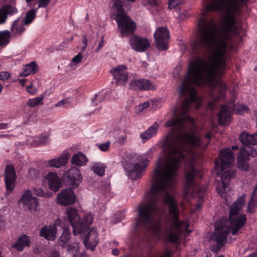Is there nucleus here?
I'll list each match as a JSON object with an SVG mask.
<instances>
[{"label":"nucleus","instance_id":"2eb2a0df","mask_svg":"<svg viewBox=\"0 0 257 257\" xmlns=\"http://www.w3.org/2000/svg\"><path fill=\"white\" fill-rule=\"evenodd\" d=\"M16 175L14 167L12 166H7L5 176L7 195L11 193L14 191L16 186Z\"/></svg>","mask_w":257,"mask_h":257},{"label":"nucleus","instance_id":"473e14b6","mask_svg":"<svg viewBox=\"0 0 257 257\" xmlns=\"http://www.w3.org/2000/svg\"><path fill=\"white\" fill-rule=\"evenodd\" d=\"M37 9H38L36 10L32 9L26 13V18L24 21L25 25H29L33 21L35 17Z\"/></svg>","mask_w":257,"mask_h":257},{"label":"nucleus","instance_id":"37998d69","mask_svg":"<svg viewBox=\"0 0 257 257\" xmlns=\"http://www.w3.org/2000/svg\"><path fill=\"white\" fill-rule=\"evenodd\" d=\"M10 76L11 74L7 71L0 72V82L5 84V82L10 78Z\"/></svg>","mask_w":257,"mask_h":257},{"label":"nucleus","instance_id":"0e129e2a","mask_svg":"<svg viewBox=\"0 0 257 257\" xmlns=\"http://www.w3.org/2000/svg\"><path fill=\"white\" fill-rule=\"evenodd\" d=\"M5 84H4L3 82H0V93H2V89Z\"/></svg>","mask_w":257,"mask_h":257},{"label":"nucleus","instance_id":"6e6552de","mask_svg":"<svg viewBox=\"0 0 257 257\" xmlns=\"http://www.w3.org/2000/svg\"><path fill=\"white\" fill-rule=\"evenodd\" d=\"M257 154V152L254 148L251 147H246L241 148L237 156V167L242 170L247 171L248 165L246 161L249 159V157H254Z\"/></svg>","mask_w":257,"mask_h":257},{"label":"nucleus","instance_id":"9b49d317","mask_svg":"<svg viewBox=\"0 0 257 257\" xmlns=\"http://www.w3.org/2000/svg\"><path fill=\"white\" fill-rule=\"evenodd\" d=\"M76 201V195L70 189H62L57 195L56 202L62 206H66L73 204Z\"/></svg>","mask_w":257,"mask_h":257},{"label":"nucleus","instance_id":"6ab92c4d","mask_svg":"<svg viewBox=\"0 0 257 257\" xmlns=\"http://www.w3.org/2000/svg\"><path fill=\"white\" fill-rule=\"evenodd\" d=\"M70 156L69 152H65L60 156L50 159L47 162V166L49 167L59 168L65 166Z\"/></svg>","mask_w":257,"mask_h":257},{"label":"nucleus","instance_id":"f257e3e1","mask_svg":"<svg viewBox=\"0 0 257 257\" xmlns=\"http://www.w3.org/2000/svg\"><path fill=\"white\" fill-rule=\"evenodd\" d=\"M248 0H213L207 7L209 11L224 14L219 26L213 19L201 18L198 24L199 41L208 51V60L198 57L189 65L187 73H224L228 42L230 32L235 30L234 15Z\"/></svg>","mask_w":257,"mask_h":257},{"label":"nucleus","instance_id":"c756f323","mask_svg":"<svg viewBox=\"0 0 257 257\" xmlns=\"http://www.w3.org/2000/svg\"><path fill=\"white\" fill-rule=\"evenodd\" d=\"M157 102H158V100H152V99L148 100L147 101L137 105L135 107V111L136 113H140L149 106H151L153 109H156V106L154 105V103Z\"/></svg>","mask_w":257,"mask_h":257},{"label":"nucleus","instance_id":"ea45409f","mask_svg":"<svg viewBox=\"0 0 257 257\" xmlns=\"http://www.w3.org/2000/svg\"><path fill=\"white\" fill-rule=\"evenodd\" d=\"M97 147L102 152H107L110 148V142L107 141L105 143L97 144Z\"/></svg>","mask_w":257,"mask_h":257},{"label":"nucleus","instance_id":"e433bc0d","mask_svg":"<svg viewBox=\"0 0 257 257\" xmlns=\"http://www.w3.org/2000/svg\"><path fill=\"white\" fill-rule=\"evenodd\" d=\"M72 100L70 98H66L59 101L55 105L56 107H69L71 105Z\"/></svg>","mask_w":257,"mask_h":257},{"label":"nucleus","instance_id":"39448f33","mask_svg":"<svg viewBox=\"0 0 257 257\" xmlns=\"http://www.w3.org/2000/svg\"><path fill=\"white\" fill-rule=\"evenodd\" d=\"M134 2L136 0H126ZM123 0H112L113 5L111 8V13L117 23L118 29L121 32L122 37L132 34L136 29L134 22L126 15L122 8Z\"/></svg>","mask_w":257,"mask_h":257},{"label":"nucleus","instance_id":"338daca9","mask_svg":"<svg viewBox=\"0 0 257 257\" xmlns=\"http://www.w3.org/2000/svg\"><path fill=\"white\" fill-rule=\"evenodd\" d=\"M232 149L233 150H237L238 149V147L237 146H233L232 147Z\"/></svg>","mask_w":257,"mask_h":257},{"label":"nucleus","instance_id":"b1692460","mask_svg":"<svg viewBox=\"0 0 257 257\" xmlns=\"http://www.w3.org/2000/svg\"><path fill=\"white\" fill-rule=\"evenodd\" d=\"M59 229L63 230L62 234L60 237V241L63 243L62 245H63V244H65L69 241L70 238L71 233L69 226L62 220H61V225L59 226Z\"/></svg>","mask_w":257,"mask_h":257},{"label":"nucleus","instance_id":"e2e57ef3","mask_svg":"<svg viewBox=\"0 0 257 257\" xmlns=\"http://www.w3.org/2000/svg\"><path fill=\"white\" fill-rule=\"evenodd\" d=\"M26 80L24 79H21L19 80L20 83L22 85L24 86V83L25 82Z\"/></svg>","mask_w":257,"mask_h":257},{"label":"nucleus","instance_id":"7c9ffc66","mask_svg":"<svg viewBox=\"0 0 257 257\" xmlns=\"http://www.w3.org/2000/svg\"><path fill=\"white\" fill-rule=\"evenodd\" d=\"M37 71V65L34 62H32L30 64L24 66L20 76L26 77L30 74L35 73Z\"/></svg>","mask_w":257,"mask_h":257},{"label":"nucleus","instance_id":"603ef678","mask_svg":"<svg viewBox=\"0 0 257 257\" xmlns=\"http://www.w3.org/2000/svg\"><path fill=\"white\" fill-rule=\"evenodd\" d=\"M5 224V222L4 217L3 216V215H2L0 214V229L3 228L4 227Z\"/></svg>","mask_w":257,"mask_h":257},{"label":"nucleus","instance_id":"bb28decb","mask_svg":"<svg viewBox=\"0 0 257 257\" xmlns=\"http://www.w3.org/2000/svg\"><path fill=\"white\" fill-rule=\"evenodd\" d=\"M24 20L19 18L15 21L12 26V31L15 35H20L24 31L25 28L23 26Z\"/></svg>","mask_w":257,"mask_h":257},{"label":"nucleus","instance_id":"680f3d73","mask_svg":"<svg viewBox=\"0 0 257 257\" xmlns=\"http://www.w3.org/2000/svg\"><path fill=\"white\" fill-rule=\"evenodd\" d=\"M155 100L158 101V102L154 103V105H155L156 106V108H157L158 107H159L161 106V102L159 100H158V99H155Z\"/></svg>","mask_w":257,"mask_h":257},{"label":"nucleus","instance_id":"052dcab7","mask_svg":"<svg viewBox=\"0 0 257 257\" xmlns=\"http://www.w3.org/2000/svg\"><path fill=\"white\" fill-rule=\"evenodd\" d=\"M119 250L117 248H114L112 250V253L114 255H117L118 254Z\"/></svg>","mask_w":257,"mask_h":257},{"label":"nucleus","instance_id":"13d9d810","mask_svg":"<svg viewBox=\"0 0 257 257\" xmlns=\"http://www.w3.org/2000/svg\"><path fill=\"white\" fill-rule=\"evenodd\" d=\"M147 1H148V3L151 5H155L157 4L158 0H147Z\"/></svg>","mask_w":257,"mask_h":257},{"label":"nucleus","instance_id":"1a4fd4ad","mask_svg":"<svg viewBox=\"0 0 257 257\" xmlns=\"http://www.w3.org/2000/svg\"><path fill=\"white\" fill-rule=\"evenodd\" d=\"M67 179L68 185L75 189L79 186L82 181V177L80 170L75 166L71 167L63 174Z\"/></svg>","mask_w":257,"mask_h":257},{"label":"nucleus","instance_id":"bf43d9fd","mask_svg":"<svg viewBox=\"0 0 257 257\" xmlns=\"http://www.w3.org/2000/svg\"><path fill=\"white\" fill-rule=\"evenodd\" d=\"M205 190V189L203 188L201 190H197V193L199 194V196L200 198H201L202 197V194L204 192Z\"/></svg>","mask_w":257,"mask_h":257},{"label":"nucleus","instance_id":"f3484780","mask_svg":"<svg viewBox=\"0 0 257 257\" xmlns=\"http://www.w3.org/2000/svg\"><path fill=\"white\" fill-rule=\"evenodd\" d=\"M44 182L48 185L50 190L57 192L62 187V181L57 173L49 172L44 177Z\"/></svg>","mask_w":257,"mask_h":257},{"label":"nucleus","instance_id":"393cba45","mask_svg":"<svg viewBox=\"0 0 257 257\" xmlns=\"http://www.w3.org/2000/svg\"><path fill=\"white\" fill-rule=\"evenodd\" d=\"M29 237L24 235L19 237L17 242L13 245V246L18 251H22L24 248L30 244Z\"/></svg>","mask_w":257,"mask_h":257},{"label":"nucleus","instance_id":"c9c22d12","mask_svg":"<svg viewBox=\"0 0 257 257\" xmlns=\"http://www.w3.org/2000/svg\"><path fill=\"white\" fill-rule=\"evenodd\" d=\"M35 141L37 142L34 146L44 145L49 142V137L48 135H41L35 139Z\"/></svg>","mask_w":257,"mask_h":257},{"label":"nucleus","instance_id":"c03bdc74","mask_svg":"<svg viewBox=\"0 0 257 257\" xmlns=\"http://www.w3.org/2000/svg\"><path fill=\"white\" fill-rule=\"evenodd\" d=\"M82 58V55L81 52H79L77 55L74 56L72 59V62L75 64L79 63Z\"/></svg>","mask_w":257,"mask_h":257},{"label":"nucleus","instance_id":"5fc2aeb1","mask_svg":"<svg viewBox=\"0 0 257 257\" xmlns=\"http://www.w3.org/2000/svg\"><path fill=\"white\" fill-rule=\"evenodd\" d=\"M9 127V123L1 122L0 123V130H6Z\"/></svg>","mask_w":257,"mask_h":257},{"label":"nucleus","instance_id":"412c9836","mask_svg":"<svg viewBox=\"0 0 257 257\" xmlns=\"http://www.w3.org/2000/svg\"><path fill=\"white\" fill-rule=\"evenodd\" d=\"M159 126V124L155 122L145 132L141 133L140 138L142 142L145 143L154 136L157 134Z\"/></svg>","mask_w":257,"mask_h":257},{"label":"nucleus","instance_id":"2f4dec72","mask_svg":"<svg viewBox=\"0 0 257 257\" xmlns=\"http://www.w3.org/2000/svg\"><path fill=\"white\" fill-rule=\"evenodd\" d=\"M93 220V215L91 213H86L81 220L80 219V222L83 223V229L82 232L86 229L88 226L91 224Z\"/></svg>","mask_w":257,"mask_h":257},{"label":"nucleus","instance_id":"f03ea898","mask_svg":"<svg viewBox=\"0 0 257 257\" xmlns=\"http://www.w3.org/2000/svg\"><path fill=\"white\" fill-rule=\"evenodd\" d=\"M244 204L245 195H242L231 205L229 219L222 218L216 222L214 230L210 236V240L215 243L212 247L214 252H218L225 244L229 231L233 235L242 232L241 229L246 221L245 215L242 213Z\"/></svg>","mask_w":257,"mask_h":257},{"label":"nucleus","instance_id":"a878e982","mask_svg":"<svg viewBox=\"0 0 257 257\" xmlns=\"http://www.w3.org/2000/svg\"><path fill=\"white\" fill-rule=\"evenodd\" d=\"M257 206V184L254 187L247 205V212L252 213Z\"/></svg>","mask_w":257,"mask_h":257},{"label":"nucleus","instance_id":"864d4df0","mask_svg":"<svg viewBox=\"0 0 257 257\" xmlns=\"http://www.w3.org/2000/svg\"><path fill=\"white\" fill-rule=\"evenodd\" d=\"M48 257H60V255L58 251H53L50 252Z\"/></svg>","mask_w":257,"mask_h":257},{"label":"nucleus","instance_id":"0eeeda50","mask_svg":"<svg viewBox=\"0 0 257 257\" xmlns=\"http://www.w3.org/2000/svg\"><path fill=\"white\" fill-rule=\"evenodd\" d=\"M64 218L71 223L74 235L82 232L83 223L80 222V217L75 208L73 207L67 208L65 211Z\"/></svg>","mask_w":257,"mask_h":257},{"label":"nucleus","instance_id":"49530a36","mask_svg":"<svg viewBox=\"0 0 257 257\" xmlns=\"http://www.w3.org/2000/svg\"><path fill=\"white\" fill-rule=\"evenodd\" d=\"M127 142V137L126 135H122L120 136L117 139V142L121 145H123Z\"/></svg>","mask_w":257,"mask_h":257},{"label":"nucleus","instance_id":"4c0bfd02","mask_svg":"<svg viewBox=\"0 0 257 257\" xmlns=\"http://www.w3.org/2000/svg\"><path fill=\"white\" fill-rule=\"evenodd\" d=\"M9 33L8 31L0 32V45H6L9 42Z\"/></svg>","mask_w":257,"mask_h":257},{"label":"nucleus","instance_id":"20e7f679","mask_svg":"<svg viewBox=\"0 0 257 257\" xmlns=\"http://www.w3.org/2000/svg\"><path fill=\"white\" fill-rule=\"evenodd\" d=\"M153 149H150L145 154H131L126 156L124 168L129 178L136 180L140 178L149 162L148 157L152 155Z\"/></svg>","mask_w":257,"mask_h":257},{"label":"nucleus","instance_id":"72a5a7b5","mask_svg":"<svg viewBox=\"0 0 257 257\" xmlns=\"http://www.w3.org/2000/svg\"><path fill=\"white\" fill-rule=\"evenodd\" d=\"M44 98V96L35 97L32 99H30L27 102V104L32 107H35L39 105L43 104L42 100Z\"/></svg>","mask_w":257,"mask_h":257},{"label":"nucleus","instance_id":"69168bd1","mask_svg":"<svg viewBox=\"0 0 257 257\" xmlns=\"http://www.w3.org/2000/svg\"><path fill=\"white\" fill-rule=\"evenodd\" d=\"M248 257H257V253H252Z\"/></svg>","mask_w":257,"mask_h":257},{"label":"nucleus","instance_id":"a18cd8bd","mask_svg":"<svg viewBox=\"0 0 257 257\" xmlns=\"http://www.w3.org/2000/svg\"><path fill=\"white\" fill-rule=\"evenodd\" d=\"M249 145H255L257 144V132L250 135H249Z\"/></svg>","mask_w":257,"mask_h":257},{"label":"nucleus","instance_id":"5701e85b","mask_svg":"<svg viewBox=\"0 0 257 257\" xmlns=\"http://www.w3.org/2000/svg\"><path fill=\"white\" fill-rule=\"evenodd\" d=\"M17 13L16 8L11 6H5L0 9V24L5 22L8 14H14Z\"/></svg>","mask_w":257,"mask_h":257},{"label":"nucleus","instance_id":"f8f14e48","mask_svg":"<svg viewBox=\"0 0 257 257\" xmlns=\"http://www.w3.org/2000/svg\"><path fill=\"white\" fill-rule=\"evenodd\" d=\"M19 203L25 208L32 211H36L39 205L37 198L33 196L32 191L29 190L24 192Z\"/></svg>","mask_w":257,"mask_h":257},{"label":"nucleus","instance_id":"09e8293b","mask_svg":"<svg viewBox=\"0 0 257 257\" xmlns=\"http://www.w3.org/2000/svg\"><path fill=\"white\" fill-rule=\"evenodd\" d=\"M27 91L31 94H34L36 93L37 89L32 84L27 87Z\"/></svg>","mask_w":257,"mask_h":257},{"label":"nucleus","instance_id":"ddd939ff","mask_svg":"<svg viewBox=\"0 0 257 257\" xmlns=\"http://www.w3.org/2000/svg\"><path fill=\"white\" fill-rule=\"evenodd\" d=\"M61 224V220L57 219L53 224L46 225L42 227L40 230V235L48 240H54Z\"/></svg>","mask_w":257,"mask_h":257},{"label":"nucleus","instance_id":"a211bd4d","mask_svg":"<svg viewBox=\"0 0 257 257\" xmlns=\"http://www.w3.org/2000/svg\"><path fill=\"white\" fill-rule=\"evenodd\" d=\"M98 232L95 229H91L85 235L83 242L87 249L94 250L98 242Z\"/></svg>","mask_w":257,"mask_h":257},{"label":"nucleus","instance_id":"de8ad7c7","mask_svg":"<svg viewBox=\"0 0 257 257\" xmlns=\"http://www.w3.org/2000/svg\"><path fill=\"white\" fill-rule=\"evenodd\" d=\"M82 43L83 46L81 47V51L80 52H81V53H82V52L85 50L87 45V39L85 35L82 37Z\"/></svg>","mask_w":257,"mask_h":257},{"label":"nucleus","instance_id":"c85d7f7f","mask_svg":"<svg viewBox=\"0 0 257 257\" xmlns=\"http://www.w3.org/2000/svg\"><path fill=\"white\" fill-rule=\"evenodd\" d=\"M106 165L100 162H93L91 166V169L97 175L102 176L104 175Z\"/></svg>","mask_w":257,"mask_h":257},{"label":"nucleus","instance_id":"9d476101","mask_svg":"<svg viewBox=\"0 0 257 257\" xmlns=\"http://www.w3.org/2000/svg\"><path fill=\"white\" fill-rule=\"evenodd\" d=\"M154 35L158 49L161 51L167 49L170 37L169 31L164 27H160L156 30Z\"/></svg>","mask_w":257,"mask_h":257},{"label":"nucleus","instance_id":"423d86ee","mask_svg":"<svg viewBox=\"0 0 257 257\" xmlns=\"http://www.w3.org/2000/svg\"><path fill=\"white\" fill-rule=\"evenodd\" d=\"M231 110H236L237 112L239 114H243L244 112L248 111V107L242 104L237 105L233 104L232 107L231 105L227 106L223 105L218 114V121L221 125H226L230 121Z\"/></svg>","mask_w":257,"mask_h":257},{"label":"nucleus","instance_id":"f704fd0d","mask_svg":"<svg viewBox=\"0 0 257 257\" xmlns=\"http://www.w3.org/2000/svg\"><path fill=\"white\" fill-rule=\"evenodd\" d=\"M33 190L35 195L38 196L44 197H51L53 195V194L51 192H50L49 191H46L45 192L42 188H34L33 189Z\"/></svg>","mask_w":257,"mask_h":257},{"label":"nucleus","instance_id":"aec40b11","mask_svg":"<svg viewBox=\"0 0 257 257\" xmlns=\"http://www.w3.org/2000/svg\"><path fill=\"white\" fill-rule=\"evenodd\" d=\"M130 85V87L134 90H149L154 88V86L149 80L144 79L133 80L131 81Z\"/></svg>","mask_w":257,"mask_h":257},{"label":"nucleus","instance_id":"774afa93","mask_svg":"<svg viewBox=\"0 0 257 257\" xmlns=\"http://www.w3.org/2000/svg\"><path fill=\"white\" fill-rule=\"evenodd\" d=\"M7 136V135L2 134V135H0V138L5 137Z\"/></svg>","mask_w":257,"mask_h":257},{"label":"nucleus","instance_id":"58836bf2","mask_svg":"<svg viewBox=\"0 0 257 257\" xmlns=\"http://www.w3.org/2000/svg\"><path fill=\"white\" fill-rule=\"evenodd\" d=\"M249 134L246 132L242 133L239 137L240 141L245 145H249Z\"/></svg>","mask_w":257,"mask_h":257},{"label":"nucleus","instance_id":"4be33fe9","mask_svg":"<svg viewBox=\"0 0 257 257\" xmlns=\"http://www.w3.org/2000/svg\"><path fill=\"white\" fill-rule=\"evenodd\" d=\"M88 162V159L86 155L82 152H78L74 154L71 158V163L78 167L85 166Z\"/></svg>","mask_w":257,"mask_h":257},{"label":"nucleus","instance_id":"8fccbe9b","mask_svg":"<svg viewBox=\"0 0 257 257\" xmlns=\"http://www.w3.org/2000/svg\"><path fill=\"white\" fill-rule=\"evenodd\" d=\"M50 1V0H39V5L38 9L41 7H46L48 5Z\"/></svg>","mask_w":257,"mask_h":257},{"label":"nucleus","instance_id":"a19ab883","mask_svg":"<svg viewBox=\"0 0 257 257\" xmlns=\"http://www.w3.org/2000/svg\"><path fill=\"white\" fill-rule=\"evenodd\" d=\"M105 94V92L103 91L100 92L97 94H96L95 96L92 98V102L94 105H96L98 102H101L103 99V96Z\"/></svg>","mask_w":257,"mask_h":257},{"label":"nucleus","instance_id":"4d7b16f0","mask_svg":"<svg viewBox=\"0 0 257 257\" xmlns=\"http://www.w3.org/2000/svg\"><path fill=\"white\" fill-rule=\"evenodd\" d=\"M103 41L102 40L98 44L97 49H96V52H97L103 46Z\"/></svg>","mask_w":257,"mask_h":257},{"label":"nucleus","instance_id":"3c124183","mask_svg":"<svg viewBox=\"0 0 257 257\" xmlns=\"http://www.w3.org/2000/svg\"><path fill=\"white\" fill-rule=\"evenodd\" d=\"M115 216H116V217L118 218L117 221H119L122 220L124 218L125 214L124 212L119 211L115 213Z\"/></svg>","mask_w":257,"mask_h":257},{"label":"nucleus","instance_id":"dca6fc26","mask_svg":"<svg viewBox=\"0 0 257 257\" xmlns=\"http://www.w3.org/2000/svg\"><path fill=\"white\" fill-rule=\"evenodd\" d=\"M130 44L132 49L139 52H145L150 47V42L148 39L136 35L132 36L130 38Z\"/></svg>","mask_w":257,"mask_h":257},{"label":"nucleus","instance_id":"7ed1b4c3","mask_svg":"<svg viewBox=\"0 0 257 257\" xmlns=\"http://www.w3.org/2000/svg\"><path fill=\"white\" fill-rule=\"evenodd\" d=\"M234 158L231 149L226 148L220 153L218 158L215 161V169L218 175L221 176V182L218 183L216 189L218 193L222 198L226 197L228 189L229 180L235 177V172L228 170L222 174L225 169L230 167L234 164Z\"/></svg>","mask_w":257,"mask_h":257},{"label":"nucleus","instance_id":"6e6d98bb","mask_svg":"<svg viewBox=\"0 0 257 257\" xmlns=\"http://www.w3.org/2000/svg\"><path fill=\"white\" fill-rule=\"evenodd\" d=\"M216 99H215V102L214 101H211L209 102L208 106L210 108L213 109L215 108L216 107V104H215V102L216 101Z\"/></svg>","mask_w":257,"mask_h":257},{"label":"nucleus","instance_id":"cd10ccee","mask_svg":"<svg viewBox=\"0 0 257 257\" xmlns=\"http://www.w3.org/2000/svg\"><path fill=\"white\" fill-rule=\"evenodd\" d=\"M67 253L71 257H78L79 254V246L78 243L74 242L69 244L66 246Z\"/></svg>","mask_w":257,"mask_h":257},{"label":"nucleus","instance_id":"4468645a","mask_svg":"<svg viewBox=\"0 0 257 257\" xmlns=\"http://www.w3.org/2000/svg\"><path fill=\"white\" fill-rule=\"evenodd\" d=\"M126 70L127 68L125 65H121L113 68L110 70V73L117 85H124L126 84L128 76Z\"/></svg>","mask_w":257,"mask_h":257},{"label":"nucleus","instance_id":"79ce46f5","mask_svg":"<svg viewBox=\"0 0 257 257\" xmlns=\"http://www.w3.org/2000/svg\"><path fill=\"white\" fill-rule=\"evenodd\" d=\"M185 0H170L169 1V8L173 9L177 7L178 6L183 4Z\"/></svg>","mask_w":257,"mask_h":257}]
</instances>
